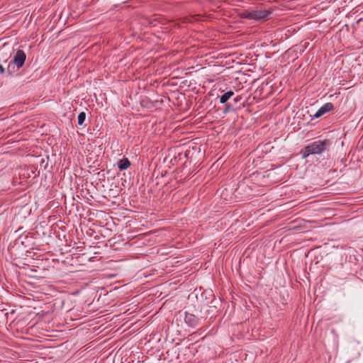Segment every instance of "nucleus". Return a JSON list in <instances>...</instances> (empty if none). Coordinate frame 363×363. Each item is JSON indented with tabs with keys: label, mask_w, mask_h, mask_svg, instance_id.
Instances as JSON below:
<instances>
[{
	"label": "nucleus",
	"mask_w": 363,
	"mask_h": 363,
	"mask_svg": "<svg viewBox=\"0 0 363 363\" xmlns=\"http://www.w3.org/2000/svg\"><path fill=\"white\" fill-rule=\"evenodd\" d=\"M26 60V55L23 50H18L15 53L13 58L11 61L4 60V64H0V73L4 74L7 70L10 75L16 74L21 68Z\"/></svg>",
	"instance_id": "nucleus-1"
},
{
	"label": "nucleus",
	"mask_w": 363,
	"mask_h": 363,
	"mask_svg": "<svg viewBox=\"0 0 363 363\" xmlns=\"http://www.w3.org/2000/svg\"><path fill=\"white\" fill-rule=\"evenodd\" d=\"M330 145L331 142L328 139L314 141L301 150V157L306 159L311 155H320L325 152Z\"/></svg>",
	"instance_id": "nucleus-2"
},
{
	"label": "nucleus",
	"mask_w": 363,
	"mask_h": 363,
	"mask_svg": "<svg viewBox=\"0 0 363 363\" xmlns=\"http://www.w3.org/2000/svg\"><path fill=\"white\" fill-rule=\"evenodd\" d=\"M252 20L265 21L269 19L272 13L270 10H254L252 11Z\"/></svg>",
	"instance_id": "nucleus-3"
},
{
	"label": "nucleus",
	"mask_w": 363,
	"mask_h": 363,
	"mask_svg": "<svg viewBox=\"0 0 363 363\" xmlns=\"http://www.w3.org/2000/svg\"><path fill=\"white\" fill-rule=\"evenodd\" d=\"M184 320L185 323L191 328L196 327L200 323L199 318H198L195 315L186 311L184 312Z\"/></svg>",
	"instance_id": "nucleus-4"
},
{
	"label": "nucleus",
	"mask_w": 363,
	"mask_h": 363,
	"mask_svg": "<svg viewBox=\"0 0 363 363\" xmlns=\"http://www.w3.org/2000/svg\"><path fill=\"white\" fill-rule=\"evenodd\" d=\"M131 163L129 161V160L126 157H123V159L120 160L118 162V168L121 170H125L127 169L130 166Z\"/></svg>",
	"instance_id": "nucleus-5"
},
{
	"label": "nucleus",
	"mask_w": 363,
	"mask_h": 363,
	"mask_svg": "<svg viewBox=\"0 0 363 363\" xmlns=\"http://www.w3.org/2000/svg\"><path fill=\"white\" fill-rule=\"evenodd\" d=\"M234 92L233 91H228L220 96V103L225 104L233 96Z\"/></svg>",
	"instance_id": "nucleus-6"
},
{
	"label": "nucleus",
	"mask_w": 363,
	"mask_h": 363,
	"mask_svg": "<svg viewBox=\"0 0 363 363\" xmlns=\"http://www.w3.org/2000/svg\"><path fill=\"white\" fill-rule=\"evenodd\" d=\"M333 107H334L333 104L332 103L328 102V103L325 104L323 106H322L319 108V110L321 112L322 115L323 116L326 113L333 110Z\"/></svg>",
	"instance_id": "nucleus-7"
},
{
	"label": "nucleus",
	"mask_w": 363,
	"mask_h": 363,
	"mask_svg": "<svg viewBox=\"0 0 363 363\" xmlns=\"http://www.w3.org/2000/svg\"><path fill=\"white\" fill-rule=\"evenodd\" d=\"M77 119H78V125H83V123H84L85 119H86V113L84 112L79 113V114L78 115Z\"/></svg>",
	"instance_id": "nucleus-8"
},
{
	"label": "nucleus",
	"mask_w": 363,
	"mask_h": 363,
	"mask_svg": "<svg viewBox=\"0 0 363 363\" xmlns=\"http://www.w3.org/2000/svg\"><path fill=\"white\" fill-rule=\"evenodd\" d=\"M241 17L245 19L252 20V13L251 11H245L241 13Z\"/></svg>",
	"instance_id": "nucleus-9"
},
{
	"label": "nucleus",
	"mask_w": 363,
	"mask_h": 363,
	"mask_svg": "<svg viewBox=\"0 0 363 363\" xmlns=\"http://www.w3.org/2000/svg\"><path fill=\"white\" fill-rule=\"evenodd\" d=\"M323 115L321 113V112L320 111V110L318 109L315 113L312 116V118H318L320 117H321Z\"/></svg>",
	"instance_id": "nucleus-10"
},
{
	"label": "nucleus",
	"mask_w": 363,
	"mask_h": 363,
	"mask_svg": "<svg viewBox=\"0 0 363 363\" xmlns=\"http://www.w3.org/2000/svg\"><path fill=\"white\" fill-rule=\"evenodd\" d=\"M240 96H237L235 99V102H238L240 99Z\"/></svg>",
	"instance_id": "nucleus-11"
}]
</instances>
